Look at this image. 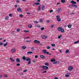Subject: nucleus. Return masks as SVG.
<instances>
[{"instance_id": "obj_1", "label": "nucleus", "mask_w": 79, "mask_h": 79, "mask_svg": "<svg viewBox=\"0 0 79 79\" xmlns=\"http://www.w3.org/2000/svg\"><path fill=\"white\" fill-rule=\"evenodd\" d=\"M22 59L24 61H28L29 60H31V58L29 57H27V58L26 57V56H23L22 57Z\"/></svg>"}, {"instance_id": "obj_2", "label": "nucleus", "mask_w": 79, "mask_h": 79, "mask_svg": "<svg viewBox=\"0 0 79 79\" xmlns=\"http://www.w3.org/2000/svg\"><path fill=\"white\" fill-rule=\"evenodd\" d=\"M41 67H42V68L44 70H47V69H48V67L47 66H41Z\"/></svg>"}, {"instance_id": "obj_3", "label": "nucleus", "mask_w": 79, "mask_h": 79, "mask_svg": "<svg viewBox=\"0 0 79 79\" xmlns=\"http://www.w3.org/2000/svg\"><path fill=\"white\" fill-rule=\"evenodd\" d=\"M60 17V15H57L56 16L57 21L58 22H60V21L61 20V19L59 18Z\"/></svg>"}, {"instance_id": "obj_4", "label": "nucleus", "mask_w": 79, "mask_h": 79, "mask_svg": "<svg viewBox=\"0 0 79 79\" xmlns=\"http://www.w3.org/2000/svg\"><path fill=\"white\" fill-rule=\"evenodd\" d=\"M68 69L69 71H71L73 69V67L71 66L69 67Z\"/></svg>"}, {"instance_id": "obj_5", "label": "nucleus", "mask_w": 79, "mask_h": 79, "mask_svg": "<svg viewBox=\"0 0 79 79\" xmlns=\"http://www.w3.org/2000/svg\"><path fill=\"white\" fill-rule=\"evenodd\" d=\"M71 6H72V7H75V8L77 7V6L75 5L74 4H72L71 5H70L69 6V7H71Z\"/></svg>"}, {"instance_id": "obj_6", "label": "nucleus", "mask_w": 79, "mask_h": 79, "mask_svg": "<svg viewBox=\"0 0 79 79\" xmlns=\"http://www.w3.org/2000/svg\"><path fill=\"white\" fill-rule=\"evenodd\" d=\"M22 10H21V8L20 7H19L17 9V11L18 12H22Z\"/></svg>"}, {"instance_id": "obj_7", "label": "nucleus", "mask_w": 79, "mask_h": 79, "mask_svg": "<svg viewBox=\"0 0 79 79\" xmlns=\"http://www.w3.org/2000/svg\"><path fill=\"white\" fill-rule=\"evenodd\" d=\"M34 43H36V44H39L40 43V41L37 40H35L34 41Z\"/></svg>"}, {"instance_id": "obj_8", "label": "nucleus", "mask_w": 79, "mask_h": 79, "mask_svg": "<svg viewBox=\"0 0 79 79\" xmlns=\"http://www.w3.org/2000/svg\"><path fill=\"white\" fill-rule=\"evenodd\" d=\"M16 51V50H15V48H12L11 50V52L12 53H14Z\"/></svg>"}, {"instance_id": "obj_9", "label": "nucleus", "mask_w": 79, "mask_h": 79, "mask_svg": "<svg viewBox=\"0 0 79 79\" xmlns=\"http://www.w3.org/2000/svg\"><path fill=\"white\" fill-rule=\"evenodd\" d=\"M40 6H41V5H40L38 6V9L37 11H39L41 9V8L40 7Z\"/></svg>"}, {"instance_id": "obj_10", "label": "nucleus", "mask_w": 79, "mask_h": 79, "mask_svg": "<svg viewBox=\"0 0 79 79\" xmlns=\"http://www.w3.org/2000/svg\"><path fill=\"white\" fill-rule=\"evenodd\" d=\"M40 57L41 58H44V59H45L46 57L45 56H44L42 55H41L40 56Z\"/></svg>"}, {"instance_id": "obj_11", "label": "nucleus", "mask_w": 79, "mask_h": 79, "mask_svg": "<svg viewBox=\"0 0 79 79\" xmlns=\"http://www.w3.org/2000/svg\"><path fill=\"white\" fill-rule=\"evenodd\" d=\"M61 8H58V9H57V11L58 13H59V12H60V11H61Z\"/></svg>"}, {"instance_id": "obj_12", "label": "nucleus", "mask_w": 79, "mask_h": 79, "mask_svg": "<svg viewBox=\"0 0 79 79\" xmlns=\"http://www.w3.org/2000/svg\"><path fill=\"white\" fill-rule=\"evenodd\" d=\"M70 2L72 4H76V2H74V1H71Z\"/></svg>"}, {"instance_id": "obj_13", "label": "nucleus", "mask_w": 79, "mask_h": 79, "mask_svg": "<svg viewBox=\"0 0 79 79\" xmlns=\"http://www.w3.org/2000/svg\"><path fill=\"white\" fill-rule=\"evenodd\" d=\"M10 60L11 61H12V62H15V60L12 58L10 57Z\"/></svg>"}, {"instance_id": "obj_14", "label": "nucleus", "mask_w": 79, "mask_h": 79, "mask_svg": "<svg viewBox=\"0 0 79 79\" xmlns=\"http://www.w3.org/2000/svg\"><path fill=\"white\" fill-rule=\"evenodd\" d=\"M16 62H17V63H19V62H20V60H19V59L17 58L16 59Z\"/></svg>"}, {"instance_id": "obj_15", "label": "nucleus", "mask_w": 79, "mask_h": 79, "mask_svg": "<svg viewBox=\"0 0 79 79\" xmlns=\"http://www.w3.org/2000/svg\"><path fill=\"white\" fill-rule=\"evenodd\" d=\"M43 52H44V54H46V52H47V50L46 49H44L43 50Z\"/></svg>"}, {"instance_id": "obj_16", "label": "nucleus", "mask_w": 79, "mask_h": 79, "mask_svg": "<svg viewBox=\"0 0 79 79\" xmlns=\"http://www.w3.org/2000/svg\"><path fill=\"white\" fill-rule=\"evenodd\" d=\"M41 9H42V11H44V9H45V6H42Z\"/></svg>"}, {"instance_id": "obj_17", "label": "nucleus", "mask_w": 79, "mask_h": 79, "mask_svg": "<svg viewBox=\"0 0 79 79\" xmlns=\"http://www.w3.org/2000/svg\"><path fill=\"white\" fill-rule=\"evenodd\" d=\"M28 27L29 28H31V27H32V25L31 24H29Z\"/></svg>"}, {"instance_id": "obj_18", "label": "nucleus", "mask_w": 79, "mask_h": 79, "mask_svg": "<svg viewBox=\"0 0 79 79\" xmlns=\"http://www.w3.org/2000/svg\"><path fill=\"white\" fill-rule=\"evenodd\" d=\"M60 31H61V32L63 33V32H64V30L63 28H61V29L60 30Z\"/></svg>"}, {"instance_id": "obj_19", "label": "nucleus", "mask_w": 79, "mask_h": 79, "mask_svg": "<svg viewBox=\"0 0 79 79\" xmlns=\"http://www.w3.org/2000/svg\"><path fill=\"white\" fill-rule=\"evenodd\" d=\"M28 61L27 64H31V60H29Z\"/></svg>"}, {"instance_id": "obj_20", "label": "nucleus", "mask_w": 79, "mask_h": 79, "mask_svg": "<svg viewBox=\"0 0 79 79\" xmlns=\"http://www.w3.org/2000/svg\"><path fill=\"white\" fill-rule=\"evenodd\" d=\"M39 22V23H42V22H43V20L42 19H40Z\"/></svg>"}, {"instance_id": "obj_21", "label": "nucleus", "mask_w": 79, "mask_h": 79, "mask_svg": "<svg viewBox=\"0 0 79 79\" xmlns=\"http://www.w3.org/2000/svg\"><path fill=\"white\" fill-rule=\"evenodd\" d=\"M55 61H56L55 60H54L53 59H52L51 60V62H55Z\"/></svg>"}, {"instance_id": "obj_22", "label": "nucleus", "mask_w": 79, "mask_h": 79, "mask_svg": "<svg viewBox=\"0 0 79 79\" xmlns=\"http://www.w3.org/2000/svg\"><path fill=\"white\" fill-rule=\"evenodd\" d=\"M61 27H59L58 28V31H61Z\"/></svg>"}, {"instance_id": "obj_23", "label": "nucleus", "mask_w": 79, "mask_h": 79, "mask_svg": "<svg viewBox=\"0 0 79 79\" xmlns=\"http://www.w3.org/2000/svg\"><path fill=\"white\" fill-rule=\"evenodd\" d=\"M61 3H65L66 2V1H65V0H61Z\"/></svg>"}, {"instance_id": "obj_24", "label": "nucleus", "mask_w": 79, "mask_h": 79, "mask_svg": "<svg viewBox=\"0 0 79 79\" xmlns=\"http://www.w3.org/2000/svg\"><path fill=\"white\" fill-rule=\"evenodd\" d=\"M35 5H40V3L39 2H36L35 3Z\"/></svg>"}, {"instance_id": "obj_25", "label": "nucleus", "mask_w": 79, "mask_h": 79, "mask_svg": "<svg viewBox=\"0 0 79 79\" xmlns=\"http://www.w3.org/2000/svg\"><path fill=\"white\" fill-rule=\"evenodd\" d=\"M45 65H46V66H48L49 65V63H45Z\"/></svg>"}, {"instance_id": "obj_26", "label": "nucleus", "mask_w": 79, "mask_h": 79, "mask_svg": "<svg viewBox=\"0 0 79 79\" xmlns=\"http://www.w3.org/2000/svg\"><path fill=\"white\" fill-rule=\"evenodd\" d=\"M9 18V16H7L6 17V20H8Z\"/></svg>"}, {"instance_id": "obj_27", "label": "nucleus", "mask_w": 79, "mask_h": 79, "mask_svg": "<svg viewBox=\"0 0 79 79\" xmlns=\"http://www.w3.org/2000/svg\"><path fill=\"white\" fill-rule=\"evenodd\" d=\"M33 52H27V54H32Z\"/></svg>"}, {"instance_id": "obj_28", "label": "nucleus", "mask_w": 79, "mask_h": 79, "mask_svg": "<svg viewBox=\"0 0 79 79\" xmlns=\"http://www.w3.org/2000/svg\"><path fill=\"white\" fill-rule=\"evenodd\" d=\"M22 48L23 49H26V47L25 46H23L22 47Z\"/></svg>"}, {"instance_id": "obj_29", "label": "nucleus", "mask_w": 79, "mask_h": 79, "mask_svg": "<svg viewBox=\"0 0 79 79\" xmlns=\"http://www.w3.org/2000/svg\"><path fill=\"white\" fill-rule=\"evenodd\" d=\"M69 52V50H66V51H65V53H68V52Z\"/></svg>"}, {"instance_id": "obj_30", "label": "nucleus", "mask_w": 79, "mask_h": 79, "mask_svg": "<svg viewBox=\"0 0 79 79\" xmlns=\"http://www.w3.org/2000/svg\"><path fill=\"white\" fill-rule=\"evenodd\" d=\"M33 23H36V24H37V23H39V22L37 21H33Z\"/></svg>"}, {"instance_id": "obj_31", "label": "nucleus", "mask_w": 79, "mask_h": 79, "mask_svg": "<svg viewBox=\"0 0 79 79\" xmlns=\"http://www.w3.org/2000/svg\"><path fill=\"white\" fill-rule=\"evenodd\" d=\"M23 14H21L19 15V17L20 18H23Z\"/></svg>"}, {"instance_id": "obj_32", "label": "nucleus", "mask_w": 79, "mask_h": 79, "mask_svg": "<svg viewBox=\"0 0 79 79\" xmlns=\"http://www.w3.org/2000/svg\"><path fill=\"white\" fill-rule=\"evenodd\" d=\"M47 36H44L43 37V39H47Z\"/></svg>"}, {"instance_id": "obj_33", "label": "nucleus", "mask_w": 79, "mask_h": 79, "mask_svg": "<svg viewBox=\"0 0 79 79\" xmlns=\"http://www.w3.org/2000/svg\"><path fill=\"white\" fill-rule=\"evenodd\" d=\"M68 27L69 28H71V25L70 24L68 25Z\"/></svg>"}, {"instance_id": "obj_34", "label": "nucleus", "mask_w": 79, "mask_h": 79, "mask_svg": "<svg viewBox=\"0 0 79 79\" xmlns=\"http://www.w3.org/2000/svg\"><path fill=\"white\" fill-rule=\"evenodd\" d=\"M35 27H38V28H39V27H40V26L39 25H36Z\"/></svg>"}, {"instance_id": "obj_35", "label": "nucleus", "mask_w": 79, "mask_h": 79, "mask_svg": "<svg viewBox=\"0 0 79 79\" xmlns=\"http://www.w3.org/2000/svg\"><path fill=\"white\" fill-rule=\"evenodd\" d=\"M61 37H62V35H60L58 37V39H60Z\"/></svg>"}, {"instance_id": "obj_36", "label": "nucleus", "mask_w": 79, "mask_h": 79, "mask_svg": "<svg viewBox=\"0 0 79 79\" xmlns=\"http://www.w3.org/2000/svg\"><path fill=\"white\" fill-rule=\"evenodd\" d=\"M7 44H8V43H6V44H4V47H6V45H7Z\"/></svg>"}, {"instance_id": "obj_37", "label": "nucleus", "mask_w": 79, "mask_h": 79, "mask_svg": "<svg viewBox=\"0 0 79 79\" xmlns=\"http://www.w3.org/2000/svg\"><path fill=\"white\" fill-rule=\"evenodd\" d=\"M79 40L77 41H76L74 42V44H77V43H79Z\"/></svg>"}, {"instance_id": "obj_38", "label": "nucleus", "mask_w": 79, "mask_h": 79, "mask_svg": "<svg viewBox=\"0 0 79 79\" xmlns=\"http://www.w3.org/2000/svg\"><path fill=\"white\" fill-rule=\"evenodd\" d=\"M24 32H29V31H27V30H24Z\"/></svg>"}, {"instance_id": "obj_39", "label": "nucleus", "mask_w": 79, "mask_h": 79, "mask_svg": "<svg viewBox=\"0 0 79 79\" xmlns=\"http://www.w3.org/2000/svg\"><path fill=\"white\" fill-rule=\"evenodd\" d=\"M45 29V28L44 27H42L41 28V31H43V30H44V29Z\"/></svg>"}, {"instance_id": "obj_40", "label": "nucleus", "mask_w": 79, "mask_h": 79, "mask_svg": "<svg viewBox=\"0 0 79 79\" xmlns=\"http://www.w3.org/2000/svg\"><path fill=\"white\" fill-rule=\"evenodd\" d=\"M65 77H69V75H68V74H66L65 75Z\"/></svg>"}, {"instance_id": "obj_41", "label": "nucleus", "mask_w": 79, "mask_h": 79, "mask_svg": "<svg viewBox=\"0 0 79 79\" xmlns=\"http://www.w3.org/2000/svg\"><path fill=\"white\" fill-rule=\"evenodd\" d=\"M17 32H19V31H20V29H19V28L17 29Z\"/></svg>"}, {"instance_id": "obj_42", "label": "nucleus", "mask_w": 79, "mask_h": 79, "mask_svg": "<svg viewBox=\"0 0 79 79\" xmlns=\"http://www.w3.org/2000/svg\"><path fill=\"white\" fill-rule=\"evenodd\" d=\"M9 16L10 17H12V16H13V15H12V14H9Z\"/></svg>"}, {"instance_id": "obj_43", "label": "nucleus", "mask_w": 79, "mask_h": 79, "mask_svg": "<svg viewBox=\"0 0 79 79\" xmlns=\"http://www.w3.org/2000/svg\"><path fill=\"white\" fill-rule=\"evenodd\" d=\"M31 50H32V51H34L35 50L34 48H33V47L31 48Z\"/></svg>"}, {"instance_id": "obj_44", "label": "nucleus", "mask_w": 79, "mask_h": 79, "mask_svg": "<svg viewBox=\"0 0 79 79\" xmlns=\"http://www.w3.org/2000/svg\"><path fill=\"white\" fill-rule=\"evenodd\" d=\"M3 45V43L1 42L0 43V45Z\"/></svg>"}, {"instance_id": "obj_45", "label": "nucleus", "mask_w": 79, "mask_h": 79, "mask_svg": "<svg viewBox=\"0 0 79 79\" xmlns=\"http://www.w3.org/2000/svg\"><path fill=\"white\" fill-rule=\"evenodd\" d=\"M51 27H52V28H53V27H54V25H51Z\"/></svg>"}, {"instance_id": "obj_46", "label": "nucleus", "mask_w": 79, "mask_h": 79, "mask_svg": "<svg viewBox=\"0 0 79 79\" xmlns=\"http://www.w3.org/2000/svg\"><path fill=\"white\" fill-rule=\"evenodd\" d=\"M16 66H20V64H16Z\"/></svg>"}, {"instance_id": "obj_47", "label": "nucleus", "mask_w": 79, "mask_h": 79, "mask_svg": "<svg viewBox=\"0 0 79 79\" xmlns=\"http://www.w3.org/2000/svg\"><path fill=\"white\" fill-rule=\"evenodd\" d=\"M51 46H52V47H55V44H51Z\"/></svg>"}, {"instance_id": "obj_48", "label": "nucleus", "mask_w": 79, "mask_h": 79, "mask_svg": "<svg viewBox=\"0 0 79 79\" xmlns=\"http://www.w3.org/2000/svg\"><path fill=\"white\" fill-rule=\"evenodd\" d=\"M53 10H50L49 12L50 13H52V12H53Z\"/></svg>"}, {"instance_id": "obj_49", "label": "nucleus", "mask_w": 79, "mask_h": 79, "mask_svg": "<svg viewBox=\"0 0 79 79\" xmlns=\"http://www.w3.org/2000/svg\"><path fill=\"white\" fill-rule=\"evenodd\" d=\"M46 54L49 55V54H50V52H46Z\"/></svg>"}, {"instance_id": "obj_50", "label": "nucleus", "mask_w": 79, "mask_h": 79, "mask_svg": "<svg viewBox=\"0 0 79 79\" xmlns=\"http://www.w3.org/2000/svg\"><path fill=\"white\" fill-rule=\"evenodd\" d=\"M47 48V49H50V46H48Z\"/></svg>"}, {"instance_id": "obj_51", "label": "nucleus", "mask_w": 79, "mask_h": 79, "mask_svg": "<svg viewBox=\"0 0 79 79\" xmlns=\"http://www.w3.org/2000/svg\"><path fill=\"white\" fill-rule=\"evenodd\" d=\"M27 71V70L26 69L23 70V72H24V73H26V71Z\"/></svg>"}, {"instance_id": "obj_52", "label": "nucleus", "mask_w": 79, "mask_h": 79, "mask_svg": "<svg viewBox=\"0 0 79 79\" xmlns=\"http://www.w3.org/2000/svg\"><path fill=\"white\" fill-rule=\"evenodd\" d=\"M56 63H57V61H55V62H53V64H56Z\"/></svg>"}, {"instance_id": "obj_53", "label": "nucleus", "mask_w": 79, "mask_h": 79, "mask_svg": "<svg viewBox=\"0 0 79 79\" xmlns=\"http://www.w3.org/2000/svg\"><path fill=\"white\" fill-rule=\"evenodd\" d=\"M4 77H8V76H7V75H4Z\"/></svg>"}, {"instance_id": "obj_54", "label": "nucleus", "mask_w": 79, "mask_h": 79, "mask_svg": "<svg viewBox=\"0 0 79 79\" xmlns=\"http://www.w3.org/2000/svg\"><path fill=\"white\" fill-rule=\"evenodd\" d=\"M35 58H38V56L36 55L35 56Z\"/></svg>"}, {"instance_id": "obj_55", "label": "nucleus", "mask_w": 79, "mask_h": 79, "mask_svg": "<svg viewBox=\"0 0 79 79\" xmlns=\"http://www.w3.org/2000/svg\"><path fill=\"white\" fill-rule=\"evenodd\" d=\"M18 6V5L17 4H16L15 5V8H16Z\"/></svg>"}, {"instance_id": "obj_56", "label": "nucleus", "mask_w": 79, "mask_h": 79, "mask_svg": "<svg viewBox=\"0 0 79 79\" xmlns=\"http://www.w3.org/2000/svg\"><path fill=\"white\" fill-rule=\"evenodd\" d=\"M47 73V71H44L42 73Z\"/></svg>"}, {"instance_id": "obj_57", "label": "nucleus", "mask_w": 79, "mask_h": 79, "mask_svg": "<svg viewBox=\"0 0 79 79\" xmlns=\"http://www.w3.org/2000/svg\"><path fill=\"white\" fill-rule=\"evenodd\" d=\"M22 69H21V68H19V71H21V70Z\"/></svg>"}, {"instance_id": "obj_58", "label": "nucleus", "mask_w": 79, "mask_h": 79, "mask_svg": "<svg viewBox=\"0 0 79 79\" xmlns=\"http://www.w3.org/2000/svg\"><path fill=\"white\" fill-rule=\"evenodd\" d=\"M49 22H49V20H47L46 23H49Z\"/></svg>"}, {"instance_id": "obj_59", "label": "nucleus", "mask_w": 79, "mask_h": 79, "mask_svg": "<svg viewBox=\"0 0 79 79\" xmlns=\"http://www.w3.org/2000/svg\"><path fill=\"white\" fill-rule=\"evenodd\" d=\"M60 2H58L57 3V5H60Z\"/></svg>"}, {"instance_id": "obj_60", "label": "nucleus", "mask_w": 79, "mask_h": 79, "mask_svg": "<svg viewBox=\"0 0 79 79\" xmlns=\"http://www.w3.org/2000/svg\"><path fill=\"white\" fill-rule=\"evenodd\" d=\"M37 2H40V0H37Z\"/></svg>"}, {"instance_id": "obj_61", "label": "nucleus", "mask_w": 79, "mask_h": 79, "mask_svg": "<svg viewBox=\"0 0 79 79\" xmlns=\"http://www.w3.org/2000/svg\"><path fill=\"white\" fill-rule=\"evenodd\" d=\"M6 40H3V42H6Z\"/></svg>"}, {"instance_id": "obj_62", "label": "nucleus", "mask_w": 79, "mask_h": 79, "mask_svg": "<svg viewBox=\"0 0 79 79\" xmlns=\"http://www.w3.org/2000/svg\"><path fill=\"white\" fill-rule=\"evenodd\" d=\"M71 15H72V14H73L74 15V13H73V12H72L71 13H70Z\"/></svg>"}, {"instance_id": "obj_63", "label": "nucleus", "mask_w": 79, "mask_h": 79, "mask_svg": "<svg viewBox=\"0 0 79 79\" xmlns=\"http://www.w3.org/2000/svg\"><path fill=\"white\" fill-rule=\"evenodd\" d=\"M40 45H41V46H42V45H43V44H42L41 43H40Z\"/></svg>"}, {"instance_id": "obj_64", "label": "nucleus", "mask_w": 79, "mask_h": 79, "mask_svg": "<svg viewBox=\"0 0 79 79\" xmlns=\"http://www.w3.org/2000/svg\"><path fill=\"white\" fill-rule=\"evenodd\" d=\"M54 79H58V78L57 77H55L54 78Z\"/></svg>"}]
</instances>
